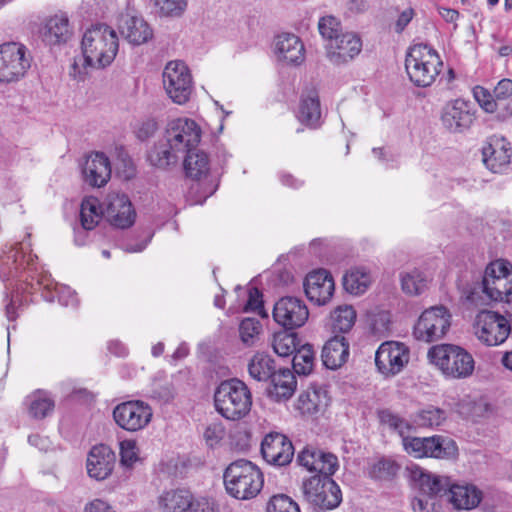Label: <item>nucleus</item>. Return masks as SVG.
I'll list each match as a JSON object with an SVG mask.
<instances>
[{"label": "nucleus", "mask_w": 512, "mask_h": 512, "mask_svg": "<svg viewBox=\"0 0 512 512\" xmlns=\"http://www.w3.org/2000/svg\"><path fill=\"white\" fill-rule=\"evenodd\" d=\"M473 96L487 113L496 112L499 114V101L494 99L493 94L488 89L482 86H475L473 88Z\"/></svg>", "instance_id": "864d4df0"}, {"label": "nucleus", "mask_w": 512, "mask_h": 512, "mask_svg": "<svg viewBox=\"0 0 512 512\" xmlns=\"http://www.w3.org/2000/svg\"><path fill=\"white\" fill-rule=\"evenodd\" d=\"M200 139L201 130L194 120L173 119L167 125L164 138L149 150L147 159L152 166L161 169L174 166L188 147L197 146Z\"/></svg>", "instance_id": "f03ea898"}, {"label": "nucleus", "mask_w": 512, "mask_h": 512, "mask_svg": "<svg viewBox=\"0 0 512 512\" xmlns=\"http://www.w3.org/2000/svg\"><path fill=\"white\" fill-rule=\"evenodd\" d=\"M378 416L382 424L389 426L401 436L404 450L414 458L449 460L457 457L458 447L452 438L443 435L408 436L411 425L405 419L387 409L379 411Z\"/></svg>", "instance_id": "7ed1b4c3"}, {"label": "nucleus", "mask_w": 512, "mask_h": 512, "mask_svg": "<svg viewBox=\"0 0 512 512\" xmlns=\"http://www.w3.org/2000/svg\"><path fill=\"white\" fill-rule=\"evenodd\" d=\"M119 30L121 35L133 45L146 43L153 36V31L147 22L136 16L126 15L122 17Z\"/></svg>", "instance_id": "2f4dec72"}, {"label": "nucleus", "mask_w": 512, "mask_h": 512, "mask_svg": "<svg viewBox=\"0 0 512 512\" xmlns=\"http://www.w3.org/2000/svg\"><path fill=\"white\" fill-rule=\"evenodd\" d=\"M103 206L104 216L115 228L127 229L134 224L136 212L126 194L120 192L108 193Z\"/></svg>", "instance_id": "6ab92c4d"}, {"label": "nucleus", "mask_w": 512, "mask_h": 512, "mask_svg": "<svg viewBox=\"0 0 512 512\" xmlns=\"http://www.w3.org/2000/svg\"><path fill=\"white\" fill-rule=\"evenodd\" d=\"M195 147H188L185 151L184 169L188 177L200 180L209 172V159L205 152L196 150Z\"/></svg>", "instance_id": "f704fd0d"}, {"label": "nucleus", "mask_w": 512, "mask_h": 512, "mask_svg": "<svg viewBox=\"0 0 512 512\" xmlns=\"http://www.w3.org/2000/svg\"><path fill=\"white\" fill-rule=\"evenodd\" d=\"M446 417L443 409L430 405L415 414L414 422L419 427L433 428L440 426Z\"/></svg>", "instance_id": "a18cd8bd"}, {"label": "nucleus", "mask_w": 512, "mask_h": 512, "mask_svg": "<svg viewBox=\"0 0 512 512\" xmlns=\"http://www.w3.org/2000/svg\"><path fill=\"white\" fill-rule=\"evenodd\" d=\"M297 336L295 333L279 332L274 335L273 349L281 357L294 354L297 350Z\"/></svg>", "instance_id": "49530a36"}, {"label": "nucleus", "mask_w": 512, "mask_h": 512, "mask_svg": "<svg viewBox=\"0 0 512 512\" xmlns=\"http://www.w3.org/2000/svg\"><path fill=\"white\" fill-rule=\"evenodd\" d=\"M193 493L186 488H176L163 492L158 500L161 512H187Z\"/></svg>", "instance_id": "473e14b6"}, {"label": "nucleus", "mask_w": 512, "mask_h": 512, "mask_svg": "<svg viewBox=\"0 0 512 512\" xmlns=\"http://www.w3.org/2000/svg\"><path fill=\"white\" fill-rule=\"evenodd\" d=\"M511 146L505 138L491 136L482 147L483 163L494 173H499L505 169L511 159Z\"/></svg>", "instance_id": "5701e85b"}, {"label": "nucleus", "mask_w": 512, "mask_h": 512, "mask_svg": "<svg viewBox=\"0 0 512 512\" xmlns=\"http://www.w3.org/2000/svg\"><path fill=\"white\" fill-rule=\"evenodd\" d=\"M442 65L437 51L422 43L412 46L405 59L409 79L418 87L430 86L439 75Z\"/></svg>", "instance_id": "1a4fd4ad"}, {"label": "nucleus", "mask_w": 512, "mask_h": 512, "mask_svg": "<svg viewBox=\"0 0 512 512\" xmlns=\"http://www.w3.org/2000/svg\"><path fill=\"white\" fill-rule=\"evenodd\" d=\"M362 50L360 37L351 32H346L330 42L327 57L334 65L346 64L353 60Z\"/></svg>", "instance_id": "a878e982"}, {"label": "nucleus", "mask_w": 512, "mask_h": 512, "mask_svg": "<svg viewBox=\"0 0 512 512\" xmlns=\"http://www.w3.org/2000/svg\"><path fill=\"white\" fill-rule=\"evenodd\" d=\"M325 392L316 386H310L306 391L300 394L298 398V409L302 413H317L324 405Z\"/></svg>", "instance_id": "a19ab883"}, {"label": "nucleus", "mask_w": 512, "mask_h": 512, "mask_svg": "<svg viewBox=\"0 0 512 512\" xmlns=\"http://www.w3.org/2000/svg\"><path fill=\"white\" fill-rule=\"evenodd\" d=\"M323 365L331 370L343 366L349 358V342L343 335L331 337L322 349Z\"/></svg>", "instance_id": "c756f323"}, {"label": "nucleus", "mask_w": 512, "mask_h": 512, "mask_svg": "<svg viewBox=\"0 0 512 512\" xmlns=\"http://www.w3.org/2000/svg\"><path fill=\"white\" fill-rule=\"evenodd\" d=\"M136 443L125 440L120 443V463L125 467H132L138 460Z\"/></svg>", "instance_id": "4d7b16f0"}, {"label": "nucleus", "mask_w": 512, "mask_h": 512, "mask_svg": "<svg viewBox=\"0 0 512 512\" xmlns=\"http://www.w3.org/2000/svg\"><path fill=\"white\" fill-rule=\"evenodd\" d=\"M477 338L487 346L502 344L509 336L507 317L494 311H480L474 323Z\"/></svg>", "instance_id": "2eb2a0df"}, {"label": "nucleus", "mask_w": 512, "mask_h": 512, "mask_svg": "<svg viewBox=\"0 0 512 512\" xmlns=\"http://www.w3.org/2000/svg\"><path fill=\"white\" fill-rule=\"evenodd\" d=\"M267 512H300L298 504L285 494L273 495L267 503Z\"/></svg>", "instance_id": "8fccbe9b"}, {"label": "nucleus", "mask_w": 512, "mask_h": 512, "mask_svg": "<svg viewBox=\"0 0 512 512\" xmlns=\"http://www.w3.org/2000/svg\"><path fill=\"white\" fill-rule=\"evenodd\" d=\"M420 490L423 493V497L416 498L413 501V510L415 512H438L439 505L435 501L437 496L427 494L421 488Z\"/></svg>", "instance_id": "13d9d810"}, {"label": "nucleus", "mask_w": 512, "mask_h": 512, "mask_svg": "<svg viewBox=\"0 0 512 512\" xmlns=\"http://www.w3.org/2000/svg\"><path fill=\"white\" fill-rule=\"evenodd\" d=\"M216 411L228 420H240L251 410L252 395L247 385L239 379L225 380L214 392Z\"/></svg>", "instance_id": "0eeeda50"}, {"label": "nucleus", "mask_w": 512, "mask_h": 512, "mask_svg": "<svg viewBox=\"0 0 512 512\" xmlns=\"http://www.w3.org/2000/svg\"><path fill=\"white\" fill-rule=\"evenodd\" d=\"M318 29L322 37L330 40V42L335 41L336 37L342 34L340 21L331 15L320 18Z\"/></svg>", "instance_id": "603ef678"}, {"label": "nucleus", "mask_w": 512, "mask_h": 512, "mask_svg": "<svg viewBox=\"0 0 512 512\" xmlns=\"http://www.w3.org/2000/svg\"><path fill=\"white\" fill-rule=\"evenodd\" d=\"M356 311L351 305H340L331 313L334 333H348L356 321Z\"/></svg>", "instance_id": "ea45409f"}, {"label": "nucleus", "mask_w": 512, "mask_h": 512, "mask_svg": "<svg viewBox=\"0 0 512 512\" xmlns=\"http://www.w3.org/2000/svg\"><path fill=\"white\" fill-rule=\"evenodd\" d=\"M414 16V10L412 8L405 9L398 17L396 24H395V30L397 33H401L406 26L410 23Z\"/></svg>", "instance_id": "e2e57ef3"}, {"label": "nucleus", "mask_w": 512, "mask_h": 512, "mask_svg": "<svg viewBox=\"0 0 512 512\" xmlns=\"http://www.w3.org/2000/svg\"><path fill=\"white\" fill-rule=\"evenodd\" d=\"M82 172L86 183L102 187L111 177L110 161L103 153H94L86 159Z\"/></svg>", "instance_id": "cd10ccee"}, {"label": "nucleus", "mask_w": 512, "mask_h": 512, "mask_svg": "<svg viewBox=\"0 0 512 512\" xmlns=\"http://www.w3.org/2000/svg\"><path fill=\"white\" fill-rule=\"evenodd\" d=\"M443 126L453 133L467 130L474 121V113L469 101L456 99L445 105L441 115Z\"/></svg>", "instance_id": "412c9836"}, {"label": "nucleus", "mask_w": 512, "mask_h": 512, "mask_svg": "<svg viewBox=\"0 0 512 512\" xmlns=\"http://www.w3.org/2000/svg\"><path fill=\"white\" fill-rule=\"evenodd\" d=\"M262 326L255 318H245L239 326L240 338L244 344L252 346L255 343Z\"/></svg>", "instance_id": "3c124183"}, {"label": "nucleus", "mask_w": 512, "mask_h": 512, "mask_svg": "<svg viewBox=\"0 0 512 512\" xmlns=\"http://www.w3.org/2000/svg\"><path fill=\"white\" fill-rule=\"evenodd\" d=\"M398 469L399 466L395 461L381 458L370 467L369 475L374 479L388 480L397 473Z\"/></svg>", "instance_id": "de8ad7c7"}, {"label": "nucleus", "mask_w": 512, "mask_h": 512, "mask_svg": "<svg viewBox=\"0 0 512 512\" xmlns=\"http://www.w3.org/2000/svg\"><path fill=\"white\" fill-rule=\"evenodd\" d=\"M276 371L274 360L265 353H256L248 364L249 375L257 381H267Z\"/></svg>", "instance_id": "58836bf2"}, {"label": "nucleus", "mask_w": 512, "mask_h": 512, "mask_svg": "<svg viewBox=\"0 0 512 512\" xmlns=\"http://www.w3.org/2000/svg\"><path fill=\"white\" fill-rule=\"evenodd\" d=\"M72 33L68 14L62 11L47 18L40 29L43 42L50 46L66 43Z\"/></svg>", "instance_id": "bb28decb"}, {"label": "nucleus", "mask_w": 512, "mask_h": 512, "mask_svg": "<svg viewBox=\"0 0 512 512\" xmlns=\"http://www.w3.org/2000/svg\"><path fill=\"white\" fill-rule=\"evenodd\" d=\"M187 512H220V510L212 497L193 494Z\"/></svg>", "instance_id": "5fc2aeb1"}, {"label": "nucleus", "mask_w": 512, "mask_h": 512, "mask_svg": "<svg viewBox=\"0 0 512 512\" xmlns=\"http://www.w3.org/2000/svg\"><path fill=\"white\" fill-rule=\"evenodd\" d=\"M158 129V124L154 119H146L140 123L136 130V136L139 140L145 141L152 137Z\"/></svg>", "instance_id": "bf43d9fd"}, {"label": "nucleus", "mask_w": 512, "mask_h": 512, "mask_svg": "<svg viewBox=\"0 0 512 512\" xmlns=\"http://www.w3.org/2000/svg\"><path fill=\"white\" fill-rule=\"evenodd\" d=\"M108 349L111 353H113L119 357H124L125 355H127L126 347L122 343L117 342V341L110 342Z\"/></svg>", "instance_id": "69168bd1"}, {"label": "nucleus", "mask_w": 512, "mask_h": 512, "mask_svg": "<svg viewBox=\"0 0 512 512\" xmlns=\"http://www.w3.org/2000/svg\"><path fill=\"white\" fill-rule=\"evenodd\" d=\"M281 182L286 185V186H289V187H292V188H298L300 187L303 182L294 178L292 175L290 174H282L281 175Z\"/></svg>", "instance_id": "774afa93"}, {"label": "nucleus", "mask_w": 512, "mask_h": 512, "mask_svg": "<svg viewBox=\"0 0 512 512\" xmlns=\"http://www.w3.org/2000/svg\"><path fill=\"white\" fill-rule=\"evenodd\" d=\"M226 492L239 500L256 497L264 484L263 473L249 460L238 459L230 463L223 474Z\"/></svg>", "instance_id": "423d86ee"}, {"label": "nucleus", "mask_w": 512, "mask_h": 512, "mask_svg": "<svg viewBox=\"0 0 512 512\" xmlns=\"http://www.w3.org/2000/svg\"><path fill=\"white\" fill-rule=\"evenodd\" d=\"M309 317V311L301 299L292 296L280 298L273 307V318L277 324L287 330L303 326Z\"/></svg>", "instance_id": "a211bd4d"}, {"label": "nucleus", "mask_w": 512, "mask_h": 512, "mask_svg": "<svg viewBox=\"0 0 512 512\" xmlns=\"http://www.w3.org/2000/svg\"><path fill=\"white\" fill-rule=\"evenodd\" d=\"M261 453L267 463L275 466H285L293 459L294 447L284 434L271 432L262 440Z\"/></svg>", "instance_id": "aec40b11"}, {"label": "nucleus", "mask_w": 512, "mask_h": 512, "mask_svg": "<svg viewBox=\"0 0 512 512\" xmlns=\"http://www.w3.org/2000/svg\"><path fill=\"white\" fill-rule=\"evenodd\" d=\"M494 99L499 101V117L512 116V80L504 78L500 80L493 90Z\"/></svg>", "instance_id": "37998d69"}, {"label": "nucleus", "mask_w": 512, "mask_h": 512, "mask_svg": "<svg viewBox=\"0 0 512 512\" xmlns=\"http://www.w3.org/2000/svg\"><path fill=\"white\" fill-rule=\"evenodd\" d=\"M275 53L279 60L288 64L299 65L304 61L305 49L300 38L294 34L284 33L275 40Z\"/></svg>", "instance_id": "c85d7f7f"}, {"label": "nucleus", "mask_w": 512, "mask_h": 512, "mask_svg": "<svg viewBox=\"0 0 512 512\" xmlns=\"http://www.w3.org/2000/svg\"><path fill=\"white\" fill-rule=\"evenodd\" d=\"M482 290L492 301L512 300V266L504 260L491 262L483 276Z\"/></svg>", "instance_id": "9b49d317"}, {"label": "nucleus", "mask_w": 512, "mask_h": 512, "mask_svg": "<svg viewBox=\"0 0 512 512\" xmlns=\"http://www.w3.org/2000/svg\"><path fill=\"white\" fill-rule=\"evenodd\" d=\"M333 474L314 475L303 481L305 500L321 509L333 510L342 502V492L331 478Z\"/></svg>", "instance_id": "9d476101"}, {"label": "nucleus", "mask_w": 512, "mask_h": 512, "mask_svg": "<svg viewBox=\"0 0 512 512\" xmlns=\"http://www.w3.org/2000/svg\"><path fill=\"white\" fill-rule=\"evenodd\" d=\"M451 314L444 306L426 309L414 325L413 335L417 340L434 342L441 339L451 325Z\"/></svg>", "instance_id": "4468645a"}, {"label": "nucleus", "mask_w": 512, "mask_h": 512, "mask_svg": "<svg viewBox=\"0 0 512 512\" xmlns=\"http://www.w3.org/2000/svg\"><path fill=\"white\" fill-rule=\"evenodd\" d=\"M315 353L312 345L305 344L294 353L292 364L294 372L298 375H309L312 372Z\"/></svg>", "instance_id": "c03bdc74"}, {"label": "nucleus", "mask_w": 512, "mask_h": 512, "mask_svg": "<svg viewBox=\"0 0 512 512\" xmlns=\"http://www.w3.org/2000/svg\"><path fill=\"white\" fill-rule=\"evenodd\" d=\"M163 86L169 98L177 104H185L193 91V81L189 68L182 61H170L163 74Z\"/></svg>", "instance_id": "ddd939ff"}, {"label": "nucleus", "mask_w": 512, "mask_h": 512, "mask_svg": "<svg viewBox=\"0 0 512 512\" xmlns=\"http://www.w3.org/2000/svg\"><path fill=\"white\" fill-rule=\"evenodd\" d=\"M119 49L116 31L107 24L91 25L83 34L81 51L84 65L104 69L112 64Z\"/></svg>", "instance_id": "20e7f679"}, {"label": "nucleus", "mask_w": 512, "mask_h": 512, "mask_svg": "<svg viewBox=\"0 0 512 512\" xmlns=\"http://www.w3.org/2000/svg\"><path fill=\"white\" fill-rule=\"evenodd\" d=\"M29 415L34 419H44L49 416L55 407L54 400L45 392H37L27 398Z\"/></svg>", "instance_id": "79ce46f5"}, {"label": "nucleus", "mask_w": 512, "mask_h": 512, "mask_svg": "<svg viewBox=\"0 0 512 512\" xmlns=\"http://www.w3.org/2000/svg\"><path fill=\"white\" fill-rule=\"evenodd\" d=\"M438 12L446 22L454 24V29L457 28L456 21L459 18V12L457 10L446 7H439Z\"/></svg>", "instance_id": "0e129e2a"}, {"label": "nucleus", "mask_w": 512, "mask_h": 512, "mask_svg": "<svg viewBox=\"0 0 512 512\" xmlns=\"http://www.w3.org/2000/svg\"><path fill=\"white\" fill-rule=\"evenodd\" d=\"M427 356L447 378L466 379L474 372L475 362L472 355L460 346L435 345L429 349Z\"/></svg>", "instance_id": "6e6552de"}, {"label": "nucleus", "mask_w": 512, "mask_h": 512, "mask_svg": "<svg viewBox=\"0 0 512 512\" xmlns=\"http://www.w3.org/2000/svg\"><path fill=\"white\" fill-rule=\"evenodd\" d=\"M271 384L268 388L269 397L280 402L290 399L295 393L297 381L294 373L289 368L275 371L269 379Z\"/></svg>", "instance_id": "7c9ffc66"}, {"label": "nucleus", "mask_w": 512, "mask_h": 512, "mask_svg": "<svg viewBox=\"0 0 512 512\" xmlns=\"http://www.w3.org/2000/svg\"><path fill=\"white\" fill-rule=\"evenodd\" d=\"M299 121L311 128L320 124L321 108L319 95L315 90L302 95L297 115Z\"/></svg>", "instance_id": "72a5a7b5"}, {"label": "nucleus", "mask_w": 512, "mask_h": 512, "mask_svg": "<svg viewBox=\"0 0 512 512\" xmlns=\"http://www.w3.org/2000/svg\"><path fill=\"white\" fill-rule=\"evenodd\" d=\"M245 312H256L263 318H267L268 314L264 309L262 293L258 288H250L248 291V300L244 307Z\"/></svg>", "instance_id": "6e6d98bb"}, {"label": "nucleus", "mask_w": 512, "mask_h": 512, "mask_svg": "<svg viewBox=\"0 0 512 512\" xmlns=\"http://www.w3.org/2000/svg\"><path fill=\"white\" fill-rule=\"evenodd\" d=\"M297 462L308 471L318 472L317 475L334 474L339 466L336 455L310 446L298 454Z\"/></svg>", "instance_id": "393cba45"}, {"label": "nucleus", "mask_w": 512, "mask_h": 512, "mask_svg": "<svg viewBox=\"0 0 512 512\" xmlns=\"http://www.w3.org/2000/svg\"><path fill=\"white\" fill-rule=\"evenodd\" d=\"M116 455L110 447L104 444L95 445L87 456V473L97 481L107 479L113 472Z\"/></svg>", "instance_id": "b1692460"}, {"label": "nucleus", "mask_w": 512, "mask_h": 512, "mask_svg": "<svg viewBox=\"0 0 512 512\" xmlns=\"http://www.w3.org/2000/svg\"><path fill=\"white\" fill-rule=\"evenodd\" d=\"M421 489L430 495L446 496L457 509H473L481 501V492L472 485L452 484L449 477L420 471L418 477Z\"/></svg>", "instance_id": "39448f33"}, {"label": "nucleus", "mask_w": 512, "mask_h": 512, "mask_svg": "<svg viewBox=\"0 0 512 512\" xmlns=\"http://www.w3.org/2000/svg\"><path fill=\"white\" fill-rule=\"evenodd\" d=\"M104 216V206L95 197L85 198L80 208V223L84 231L93 230Z\"/></svg>", "instance_id": "e433bc0d"}, {"label": "nucleus", "mask_w": 512, "mask_h": 512, "mask_svg": "<svg viewBox=\"0 0 512 512\" xmlns=\"http://www.w3.org/2000/svg\"><path fill=\"white\" fill-rule=\"evenodd\" d=\"M25 248L26 245L22 242L3 251V254L0 256V278L2 281L20 277L22 271H27L28 276L26 280H28V278H31V280L36 279V283H26V287L23 288V290L32 293L37 290V288L43 287L42 296L46 301L53 302L55 295H57L61 305L77 306L78 299L75 291H72L68 287H61L56 292L51 290L49 277L39 271L37 255L31 253L26 255L24 252Z\"/></svg>", "instance_id": "f257e3e1"}, {"label": "nucleus", "mask_w": 512, "mask_h": 512, "mask_svg": "<svg viewBox=\"0 0 512 512\" xmlns=\"http://www.w3.org/2000/svg\"><path fill=\"white\" fill-rule=\"evenodd\" d=\"M152 415L149 404L140 400L122 402L113 409L115 423L128 432L144 429L150 423Z\"/></svg>", "instance_id": "dca6fc26"}, {"label": "nucleus", "mask_w": 512, "mask_h": 512, "mask_svg": "<svg viewBox=\"0 0 512 512\" xmlns=\"http://www.w3.org/2000/svg\"><path fill=\"white\" fill-rule=\"evenodd\" d=\"M157 12L164 17H179L187 7V0H153Z\"/></svg>", "instance_id": "09e8293b"}, {"label": "nucleus", "mask_w": 512, "mask_h": 512, "mask_svg": "<svg viewBox=\"0 0 512 512\" xmlns=\"http://www.w3.org/2000/svg\"><path fill=\"white\" fill-rule=\"evenodd\" d=\"M334 289V280L325 269L310 272L304 281L307 298L319 306L325 305L331 299Z\"/></svg>", "instance_id": "4be33fe9"}, {"label": "nucleus", "mask_w": 512, "mask_h": 512, "mask_svg": "<svg viewBox=\"0 0 512 512\" xmlns=\"http://www.w3.org/2000/svg\"><path fill=\"white\" fill-rule=\"evenodd\" d=\"M401 289L410 296H418L424 293L429 285L430 278L422 270L414 268L400 274Z\"/></svg>", "instance_id": "c9c22d12"}, {"label": "nucleus", "mask_w": 512, "mask_h": 512, "mask_svg": "<svg viewBox=\"0 0 512 512\" xmlns=\"http://www.w3.org/2000/svg\"><path fill=\"white\" fill-rule=\"evenodd\" d=\"M371 284V276L364 268H352L343 276V287L352 295H361Z\"/></svg>", "instance_id": "4c0bfd02"}, {"label": "nucleus", "mask_w": 512, "mask_h": 512, "mask_svg": "<svg viewBox=\"0 0 512 512\" xmlns=\"http://www.w3.org/2000/svg\"><path fill=\"white\" fill-rule=\"evenodd\" d=\"M224 436V428L221 424L209 425L204 432V438L210 446L217 444Z\"/></svg>", "instance_id": "052dcab7"}, {"label": "nucleus", "mask_w": 512, "mask_h": 512, "mask_svg": "<svg viewBox=\"0 0 512 512\" xmlns=\"http://www.w3.org/2000/svg\"><path fill=\"white\" fill-rule=\"evenodd\" d=\"M368 5L365 0H350L349 10L352 12L360 13L367 9Z\"/></svg>", "instance_id": "338daca9"}, {"label": "nucleus", "mask_w": 512, "mask_h": 512, "mask_svg": "<svg viewBox=\"0 0 512 512\" xmlns=\"http://www.w3.org/2000/svg\"><path fill=\"white\" fill-rule=\"evenodd\" d=\"M410 359L409 348L401 342L382 343L375 353V365L384 377L399 374Z\"/></svg>", "instance_id": "f3484780"}, {"label": "nucleus", "mask_w": 512, "mask_h": 512, "mask_svg": "<svg viewBox=\"0 0 512 512\" xmlns=\"http://www.w3.org/2000/svg\"><path fill=\"white\" fill-rule=\"evenodd\" d=\"M84 512H116L112 506L101 499H95L86 504Z\"/></svg>", "instance_id": "680f3d73"}, {"label": "nucleus", "mask_w": 512, "mask_h": 512, "mask_svg": "<svg viewBox=\"0 0 512 512\" xmlns=\"http://www.w3.org/2000/svg\"><path fill=\"white\" fill-rule=\"evenodd\" d=\"M30 66L31 57L25 45L17 42L0 45V82L18 81Z\"/></svg>", "instance_id": "f8f14e48"}]
</instances>
